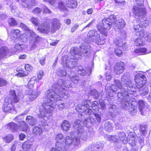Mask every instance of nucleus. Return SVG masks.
<instances>
[{
  "mask_svg": "<svg viewBox=\"0 0 151 151\" xmlns=\"http://www.w3.org/2000/svg\"><path fill=\"white\" fill-rule=\"evenodd\" d=\"M9 52L8 49L6 47H2L0 49V59L6 56Z\"/></svg>",
  "mask_w": 151,
  "mask_h": 151,
  "instance_id": "obj_32",
  "label": "nucleus"
},
{
  "mask_svg": "<svg viewBox=\"0 0 151 151\" xmlns=\"http://www.w3.org/2000/svg\"><path fill=\"white\" fill-rule=\"evenodd\" d=\"M116 107L114 105H112L109 108V111L110 113V114L111 116L113 117L115 116L117 112L116 110Z\"/></svg>",
  "mask_w": 151,
  "mask_h": 151,
  "instance_id": "obj_36",
  "label": "nucleus"
},
{
  "mask_svg": "<svg viewBox=\"0 0 151 151\" xmlns=\"http://www.w3.org/2000/svg\"><path fill=\"white\" fill-rule=\"evenodd\" d=\"M60 25L59 21L56 18H54L51 20V27L49 23L45 22L41 24L38 27L37 30L42 33L46 34H48L50 31L53 33L59 29Z\"/></svg>",
  "mask_w": 151,
  "mask_h": 151,
  "instance_id": "obj_6",
  "label": "nucleus"
},
{
  "mask_svg": "<svg viewBox=\"0 0 151 151\" xmlns=\"http://www.w3.org/2000/svg\"><path fill=\"white\" fill-rule=\"evenodd\" d=\"M55 139L57 142L56 143L58 142H63L64 143V137L61 134H58L56 135L55 136Z\"/></svg>",
  "mask_w": 151,
  "mask_h": 151,
  "instance_id": "obj_39",
  "label": "nucleus"
},
{
  "mask_svg": "<svg viewBox=\"0 0 151 151\" xmlns=\"http://www.w3.org/2000/svg\"><path fill=\"white\" fill-rule=\"evenodd\" d=\"M32 144L29 140L24 142L22 145V147L24 150L27 151L31 148Z\"/></svg>",
  "mask_w": 151,
  "mask_h": 151,
  "instance_id": "obj_30",
  "label": "nucleus"
},
{
  "mask_svg": "<svg viewBox=\"0 0 151 151\" xmlns=\"http://www.w3.org/2000/svg\"><path fill=\"white\" fill-rule=\"evenodd\" d=\"M81 49L82 54L84 55L86 54V56H88L90 52L88 47L86 45H82Z\"/></svg>",
  "mask_w": 151,
  "mask_h": 151,
  "instance_id": "obj_31",
  "label": "nucleus"
},
{
  "mask_svg": "<svg viewBox=\"0 0 151 151\" xmlns=\"http://www.w3.org/2000/svg\"><path fill=\"white\" fill-rule=\"evenodd\" d=\"M21 143L20 141L15 142L13 144L11 147V151H14L16 148V147H19L21 145Z\"/></svg>",
  "mask_w": 151,
  "mask_h": 151,
  "instance_id": "obj_53",
  "label": "nucleus"
},
{
  "mask_svg": "<svg viewBox=\"0 0 151 151\" xmlns=\"http://www.w3.org/2000/svg\"><path fill=\"white\" fill-rule=\"evenodd\" d=\"M71 81L74 83H77L80 80L79 77L74 72H71L68 75Z\"/></svg>",
  "mask_w": 151,
  "mask_h": 151,
  "instance_id": "obj_22",
  "label": "nucleus"
},
{
  "mask_svg": "<svg viewBox=\"0 0 151 151\" xmlns=\"http://www.w3.org/2000/svg\"><path fill=\"white\" fill-rule=\"evenodd\" d=\"M114 52L115 55H116L119 57H121L122 56V52L121 50L117 48L116 49L114 50Z\"/></svg>",
  "mask_w": 151,
  "mask_h": 151,
  "instance_id": "obj_57",
  "label": "nucleus"
},
{
  "mask_svg": "<svg viewBox=\"0 0 151 151\" xmlns=\"http://www.w3.org/2000/svg\"><path fill=\"white\" fill-rule=\"evenodd\" d=\"M88 68L86 69H84L81 66H78V74L82 76H84L87 73V71L89 70Z\"/></svg>",
  "mask_w": 151,
  "mask_h": 151,
  "instance_id": "obj_35",
  "label": "nucleus"
},
{
  "mask_svg": "<svg viewBox=\"0 0 151 151\" xmlns=\"http://www.w3.org/2000/svg\"><path fill=\"white\" fill-rule=\"evenodd\" d=\"M21 32L18 29H13L11 31L10 37L12 40L19 39L21 35Z\"/></svg>",
  "mask_w": 151,
  "mask_h": 151,
  "instance_id": "obj_17",
  "label": "nucleus"
},
{
  "mask_svg": "<svg viewBox=\"0 0 151 151\" xmlns=\"http://www.w3.org/2000/svg\"><path fill=\"white\" fill-rule=\"evenodd\" d=\"M104 147V145L102 143L99 142H98L96 145H94V150L96 151L101 150Z\"/></svg>",
  "mask_w": 151,
  "mask_h": 151,
  "instance_id": "obj_47",
  "label": "nucleus"
},
{
  "mask_svg": "<svg viewBox=\"0 0 151 151\" xmlns=\"http://www.w3.org/2000/svg\"><path fill=\"white\" fill-rule=\"evenodd\" d=\"M67 6L69 8H75L77 6V2L74 0H70L67 3Z\"/></svg>",
  "mask_w": 151,
  "mask_h": 151,
  "instance_id": "obj_37",
  "label": "nucleus"
},
{
  "mask_svg": "<svg viewBox=\"0 0 151 151\" xmlns=\"http://www.w3.org/2000/svg\"><path fill=\"white\" fill-rule=\"evenodd\" d=\"M115 21L113 23L114 27H115L117 29H122L125 27L126 24L123 19H119L116 20V17H115Z\"/></svg>",
  "mask_w": 151,
  "mask_h": 151,
  "instance_id": "obj_16",
  "label": "nucleus"
},
{
  "mask_svg": "<svg viewBox=\"0 0 151 151\" xmlns=\"http://www.w3.org/2000/svg\"><path fill=\"white\" fill-rule=\"evenodd\" d=\"M7 83L6 81L3 79L0 78V87L6 85Z\"/></svg>",
  "mask_w": 151,
  "mask_h": 151,
  "instance_id": "obj_61",
  "label": "nucleus"
},
{
  "mask_svg": "<svg viewBox=\"0 0 151 151\" xmlns=\"http://www.w3.org/2000/svg\"><path fill=\"white\" fill-rule=\"evenodd\" d=\"M37 81V78L35 76H34L32 77L30 80L29 81L27 84V86L29 87V89L31 88H32L34 85L35 81Z\"/></svg>",
  "mask_w": 151,
  "mask_h": 151,
  "instance_id": "obj_40",
  "label": "nucleus"
},
{
  "mask_svg": "<svg viewBox=\"0 0 151 151\" xmlns=\"http://www.w3.org/2000/svg\"><path fill=\"white\" fill-rule=\"evenodd\" d=\"M115 19V16L114 15H110L109 18H105L102 20V23L99 24L97 25V29L103 35L106 36H107V31L112 26H113L114 22Z\"/></svg>",
  "mask_w": 151,
  "mask_h": 151,
  "instance_id": "obj_7",
  "label": "nucleus"
},
{
  "mask_svg": "<svg viewBox=\"0 0 151 151\" xmlns=\"http://www.w3.org/2000/svg\"><path fill=\"white\" fill-rule=\"evenodd\" d=\"M32 12L35 14H38L41 12V9L39 7H36L33 9Z\"/></svg>",
  "mask_w": 151,
  "mask_h": 151,
  "instance_id": "obj_62",
  "label": "nucleus"
},
{
  "mask_svg": "<svg viewBox=\"0 0 151 151\" xmlns=\"http://www.w3.org/2000/svg\"><path fill=\"white\" fill-rule=\"evenodd\" d=\"M118 136L120 141L123 142L124 143H125L127 142V138L124 132H119L118 134Z\"/></svg>",
  "mask_w": 151,
  "mask_h": 151,
  "instance_id": "obj_34",
  "label": "nucleus"
},
{
  "mask_svg": "<svg viewBox=\"0 0 151 151\" xmlns=\"http://www.w3.org/2000/svg\"><path fill=\"white\" fill-rule=\"evenodd\" d=\"M125 64L124 63L120 62L117 63L114 67V72L116 74H119L122 73L125 69Z\"/></svg>",
  "mask_w": 151,
  "mask_h": 151,
  "instance_id": "obj_13",
  "label": "nucleus"
},
{
  "mask_svg": "<svg viewBox=\"0 0 151 151\" xmlns=\"http://www.w3.org/2000/svg\"><path fill=\"white\" fill-rule=\"evenodd\" d=\"M20 27L27 31L29 43L32 49H34L37 47L38 42L40 40V37L33 31L30 30L28 27L23 23H21Z\"/></svg>",
  "mask_w": 151,
  "mask_h": 151,
  "instance_id": "obj_8",
  "label": "nucleus"
},
{
  "mask_svg": "<svg viewBox=\"0 0 151 151\" xmlns=\"http://www.w3.org/2000/svg\"><path fill=\"white\" fill-rule=\"evenodd\" d=\"M114 42L116 45L119 47L123 48L125 47L126 45L125 43L123 42L122 40L120 39L119 38L116 39L114 40Z\"/></svg>",
  "mask_w": 151,
  "mask_h": 151,
  "instance_id": "obj_29",
  "label": "nucleus"
},
{
  "mask_svg": "<svg viewBox=\"0 0 151 151\" xmlns=\"http://www.w3.org/2000/svg\"><path fill=\"white\" fill-rule=\"evenodd\" d=\"M30 21L35 26H38L40 24L39 19L37 18L32 17L30 19Z\"/></svg>",
  "mask_w": 151,
  "mask_h": 151,
  "instance_id": "obj_49",
  "label": "nucleus"
},
{
  "mask_svg": "<svg viewBox=\"0 0 151 151\" xmlns=\"http://www.w3.org/2000/svg\"><path fill=\"white\" fill-rule=\"evenodd\" d=\"M58 7L61 10H64L66 9V6L62 1H59L58 3Z\"/></svg>",
  "mask_w": 151,
  "mask_h": 151,
  "instance_id": "obj_55",
  "label": "nucleus"
},
{
  "mask_svg": "<svg viewBox=\"0 0 151 151\" xmlns=\"http://www.w3.org/2000/svg\"><path fill=\"white\" fill-rule=\"evenodd\" d=\"M26 120L29 125L32 126L34 125L37 122V121L35 118L30 116H27Z\"/></svg>",
  "mask_w": 151,
  "mask_h": 151,
  "instance_id": "obj_23",
  "label": "nucleus"
},
{
  "mask_svg": "<svg viewBox=\"0 0 151 151\" xmlns=\"http://www.w3.org/2000/svg\"><path fill=\"white\" fill-rule=\"evenodd\" d=\"M65 106L64 103L62 102H60V104H59L57 105L58 108L60 110L63 109L64 108Z\"/></svg>",
  "mask_w": 151,
  "mask_h": 151,
  "instance_id": "obj_60",
  "label": "nucleus"
},
{
  "mask_svg": "<svg viewBox=\"0 0 151 151\" xmlns=\"http://www.w3.org/2000/svg\"><path fill=\"white\" fill-rule=\"evenodd\" d=\"M94 41L99 45H102L104 44L106 41L102 37H100L99 35V37H97L94 40Z\"/></svg>",
  "mask_w": 151,
  "mask_h": 151,
  "instance_id": "obj_41",
  "label": "nucleus"
},
{
  "mask_svg": "<svg viewBox=\"0 0 151 151\" xmlns=\"http://www.w3.org/2000/svg\"><path fill=\"white\" fill-rule=\"evenodd\" d=\"M17 71H19L18 73L16 74V76L19 77H24L27 76L28 74V73L27 72H25L22 70L17 69Z\"/></svg>",
  "mask_w": 151,
  "mask_h": 151,
  "instance_id": "obj_42",
  "label": "nucleus"
},
{
  "mask_svg": "<svg viewBox=\"0 0 151 151\" xmlns=\"http://www.w3.org/2000/svg\"><path fill=\"white\" fill-rule=\"evenodd\" d=\"M80 141L77 137H75L72 140V138L69 136H67L65 138V144L67 145H70L71 144L74 145L75 146H78L80 143Z\"/></svg>",
  "mask_w": 151,
  "mask_h": 151,
  "instance_id": "obj_14",
  "label": "nucleus"
},
{
  "mask_svg": "<svg viewBox=\"0 0 151 151\" xmlns=\"http://www.w3.org/2000/svg\"><path fill=\"white\" fill-rule=\"evenodd\" d=\"M14 139V137L12 134H9L5 137H3L4 141L6 143H9L12 140Z\"/></svg>",
  "mask_w": 151,
  "mask_h": 151,
  "instance_id": "obj_45",
  "label": "nucleus"
},
{
  "mask_svg": "<svg viewBox=\"0 0 151 151\" xmlns=\"http://www.w3.org/2000/svg\"><path fill=\"white\" fill-rule=\"evenodd\" d=\"M27 95L26 100L31 101H34L39 96V93L37 91H32L31 88L28 89L27 91Z\"/></svg>",
  "mask_w": 151,
  "mask_h": 151,
  "instance_id": "obj_11",
  "label": "nucleus"
},
{
  "mask_svg": "<svg viewBox=\"0 0 151 151\" xmlns=\"http://www.w3.org/2000/svg\"><path fill=\"white\" fill-rule=\"evenodd\" d=\"M62 85L67 88L72 87L69 81L59 79L57 84L53 85L52 89L45 92L43 103L40 109L41 117L50 118V113L54 108L55 101L61 100L62 98L67 99L70 96L69 94L62 87Z\"/></svg>",
  "mask_w": 151,
  "mask_h": 151,
  "instance_id": "obj_2",
  "label": "nucleus"
},
{
  "mask_svg": "<svg viewBox=\"0 0 151 151\" xmlns=\"http://www.w3.org/2000/svg\"><path fill=\"white\" fill-rule=\"evenodd\" d=\"M33 134L37 136H39L42 134V130L39 127H35L33 129Z\"/></svg>",
  "mask_w": 151,
  "mask_h": 151,
  "instance_id": "obj_38",
  "label": "nucleus"
},
{
  "mask_svg": "<svg viewBox=\"0 0 151 151\" xmlns=\"http://www.w3.org/2000/svg\"><path fill=\"white\" fill-rule=\"evenodd\" d=\"M100 34L95 30L90 31L87 35V37L86 39L87 43H90L94 42V40L97 37H99Z\"/></svg>",
  "mask_w": 151,
  "mask_h": 151,
  "instance_id": "obj_10",
  "label": "nucleus"
},
{
  "mask_svg": "<svg viewBox=\"0 0 151 151\" xmlns=\"http://www.w3.org/2000/svg\"><path fill=\"white\" fill-rule=\"evenodd\" d=\"M133 14L139 17V20L141 22L146 21V18L145 17L146 14V11L145 8L137 6H133L132 9Z\"/></svg>",
  "mask_w": 151,
  "mask_h": 151,
  "instance_id": "obj_9",
  "label": "nucleus"
},
{
  "mask_svg": "<svg viewBox=\"0 0 151 151\" xmlns=\"http://www.w3.org/2000/svg\"><path fill=\"white\" fill-rule=\"evenodd\" d=\"M79 26V24H76L74 25L71 28V32H73L76 30Z\"/></svg>",
  "mask_w": 151,
  "mask_h": 151,
  "instance_id": "obj_64",
  "label": "nucleus"
},
{
  "mask_svg": "<svg viewBox=\"0 0 151 151\" xmlns=\"http://www.w3.org/2000/svg\"><path fill=\"white\" fill-rule=\"evenodd\" d=\"M88 102V104H90L88 100H85L82 103V104H78L76 106V110L79 112H83L85 114V110L86 109V104Z\"/></svg>",
  "mask_w": 151,
  "mask_h": 151,
  "instance_id": "obj_15",
  "label": "nucleus"
},
{
  "mask_svg": "<svg viewBox=\"0 0 151 151\" xmlns=\"http://www.w3.org/2000/svg\"><path fill=\"white\" fill-rule=\"evenodd\" d=\"M10 97H6L5 99V102L2 107V110L4 112H9L12 114L16 113V110L12 102L15 103L19 101L20 98H22V93L17 94V95L14 90H11L10 92Z\"/></svg>",
  "mask_w": 151,
  "mask_h": 151,
  "instance_id": "obj_4",
  "label": "nucleus"
},
{
  "mask_svg": "<svg viewBox=\"0 0 151 151\" xmlns=\"http://www.w3.org/2000/svg\"><path fill=\"white\" fill-rule=\"evenodd\" d=\"M8 22L10 26H14L17 25V21L13 18H10L8 20Z\"/></svg>",
  "mask_w": 151,
  "mask_h": 151,
  "instance_id": "obj_50",
  "label": "nucleus"
},
{
  "mask_svg": "<svg viewBox=\"0 0 151 151\" xmlns=\"http://www.w3.org/2000/svg\"><path fill=\"white\" fill-rule=\"evenodd\" d=\"M129 111L131 114L134 115L137 112V107L135 106H132L129 109Z\"/></svg>",
  "mask_w": 151,
  "mask_h": 151,
  "instance_id": "obj_52",
  "label": "nucleus"
},
{
  "mask_svg": "<svg viewBox=\"0 0 151 151\" xmlns=\"http://www.w3.org/2000/svg\"><path fill=\"white\" fill-rule=\"evenodd\" d=\"M127 142H128L129 144L132 147L136 146L137 143V139H135L134 136L131 133H130L128 135Z\"/></svg>",
  "mask_w": 151,
  "mask_h": 151,
  "instance_id": "obj_19",
  "label": "nucleus"
},
{
  "mask_svg": "<svg viewBox=\"0 0 151 151\" xmlns=\"http://www.w3.org/2000/svg\"><path fill=\"white\" fill-rule=\"evenodd\" d=\"M106 78L108 81H110L112 78L111 73L109 72H106Z\"/></svg>",
  "mask_w": 151,
  "mask_h": 151,
  "instance_id": "obj_63",
  "label": "nucleus"
},
{
  "mask_svg": "<svg viewBox=\"0 0 151 151\" xmlns=\"http://www.w3.org/2000/svg\"><path fill=\"white\" fill-rule=\"evenodd\" d=\"M145 107L148 108L149 107V106L147 105V103H145L143 100H139L138 101V107L139 111H140L141 114L142 115L144 114L143 111Z\"/></svg>",
  "mask_w": 151,
  "mask_h": 151,
  "instance_id": "obj_21",
  "label": "nucleus"
},
{
  "mask_svg": "<svg viewBox=\"0 0 151 151\" xmlns=\"http://www.w3.org/2000/svg\"><path fill=\"white\" fill-rule=\"evenodd\" d=\"M71 55L73 56L70 58H68L67 55H65L61 59V63L62 65L70 68H72L76 66L75 58L77 60L81 59L82 54L80 52L79 49L76 47L72 48L70 50Z\"/></svg>",
  "mask_w": 151,
  "mask_h": 151,
  "instance_id": "obj_5",
  "label": "nucleus"
},
{
  "mask_svg": "<svg viewBox=\"0 0 151 151\" xmlns=\"http://www.w3.org/2000/svg\"><path fill=\"white\" fill-rule=\"evenodd\" d=\"M56 147L58 148V151H68V149L65 147L64 143L58 142L56 144Z\"/></svg>",
  "mask_w": 151,
  "mask_h": 151,
  "instance_id": "obj_28",
  "label": "nucleus"
},
{
  "mask_svg": "<svg viewBox=\"0 0 151 151\" xmlns=\"http://www.w3.org/2000/svg\"><path fill=\"white\" fill-rule=\"evenodd\" d=\"M137 90L139 91L140 94L143 96L147 95L149 92V89L147 87H145L142 90H141L140 89H137Z\"/></svg>",
  "mask_w": 151,
  "mask_h": 151,
  "instance_id": "obj_43",
  "label": "nucleus"
},
{
  "mask_svg": "<svg viewBox=\"0 0 151 151\" xmlns=\"http://www.w3.org/2000/svg\"><path fill=\"white\" fill-rule=\"evenodd\" d=\"M108 137L109 141H111V140L114 142L116 145V148H115V149H116L117 150H119L121 147L120 141L117 139V137L116 136L109 135Z\"/></svg>",
  "mask_w": 151,
  "mask_h": 151,
  "instance_id": "obj_18",
  "label": "nucleus"
},
{
  "mask_svg": "<svg viewBox=\"0 0 151 151\" xmlns=\"http://www.w3.org/2000/svg\"><path fill=\"white\" fill-rule=\"evenodd\" d=\"M136 85H134L129 78L127 73H124L121 78V83L117 79H115L114 85L111 87L106 86L105 92L107 95L105 97L106 100H110V98L113 97L114 94L111 93V91L115 93H117L118 100L121 101L122 107L126 109L131 104V99L129 94L136 92L137 89H141L146 83L145 76L137 73L135 76Z\"/></svg>",
  "mask_w": 151,
  "mask_h": 151,
  "instance_id": "obj_1",
  "label": "nucleus"
},
{
  "mask_svg": "<svg viewBox=\"0 0 151 151\" xmlns=\"http://www.w3.org/2000/svg\"><path fill=\"white\" fill-rule=\"evenodd\" d=\"M20 127L21 131L26 132L29 129V127L28 124L24 121H21L19 122Z\"/></svg>",
  "mask_w": 151,
  "mask_h": 151,
  "instance_id": "obj_26",
  "label": "nucleus"
},
{
  "mask_svg": "<svg viewBox=\"0 0 151 151\" xmlns=\"http://www.w3.org/2000/svg\"><path fill=\"white\" fill-rule=\"evenodd\" d=\"M77 134L78 137H80L81 139L86 141L88 138V133L83 131V129L81 126H79L77 130Z\"/></svg>",
  "mask_w": 151,
  "mask_h": 151,
  "instance_id": "obj_12",
  "label": "nucleus"
},
{
  "mask_svg": "<svg viewBox=\"0 0 151 151\" xmlns=\"http://www.w3.org/2000/svg\"><path fill=\"white\" fill-rule=\"evenodd\" d=\"M90 104H86V109L85 110V114L90 116L85 119L83 122L84 125L88 127L91 126V124L95 123L96 122H99L101 120V117L99 114L95 113L93 111L97 112L98 111L99 107L98 103L96 101L91 102L88 101Z\"/></svg>",
  "mask_w": 151,
  "mask_h": 151,
  "instance_id": "obj_3",
  "label": "nucleus"
},
{
  "mask_svg": "<svg viewBox=\"0 0 151 151\" xmlns=\"http://www.w3.org/2000/svg\"><path fill=\"white\" fill-rule=\"evenodd\" d=\"M134 52L138 55H145L151 52H148L146 48L142 47L139 49H137L134 50Z\"/></svg>",
  "mask_w": 151,
  "mask_h": 151,
  "instance_id": "obj_25",
  "label": "nucleus"
},
{
  "mask_svg": "<svg viewBox=\"0 0 151 151\" xmlns=\"http://www.w3.org/2000/svg\"><path fill=\"white\" fill-rule=\"evenodd\" d=\"M134 29L135 31V32H138L139 31H140L142 30V27L141 26V25L140 23L138 24L136 23L134 24Z\"/></svg>",
  "mask_w": 151,
  "mask_h": 151,
  "instance_id": "obj_48",
  "label": "nucleus"
},
{
  "mask_svg": "<svg viewBox=\"0 0 151 151\" xmlns=\"http://www.w3.org/2000/svg\"><path fill=\"white\" fill-rule=\"evenodd\" d=\"M28 47V45L25 44L17 43L14 46V48L16 51H23L25 50Z\"/></svg>",
  "mask_w": 151,
  "mask_h": 151,
  "instance_id": "obj_24",
  "label": "nucleus"
},
{
  "mask_svg": "<svg viewBox=\"0 0 151 151\" xmlns=\"http://www.w3.org/2000/svg\"><path fill=\"white\" fill-rule=\"evenodd\" d=\"M89 94L90 95L93 96L96 99L98 98L99 96V94L95 89L91 90L89 93Z\"/></svg>",
  "mask_w": 151,
  "mask_h": 151,
  "instance_id": "obj_51",
  "label": "nucleus"
},
{
  "mask_svg": "<svg viewBox=\"0 0 151 151\" xmlns=\"http://www.w3.org/2000/svg\"><path fill=\"white\" fill-rule=\"evenodd\" d=\"M22 1L21 5L24 7L28 8L29 9L35 3L34 0H21Z\"/></svg>",
  "mask_w": 151,
  "mask_h": 151,
  "instance_id": "obj_20",
  "label": "nucleus"
},
{
  "mask_svg": "<svg viewBox=\"0 0 151 151\" xmlns=\"http://www.w3.org/2000/svg\"><path fill=\"white\" fill-rule=\"evenodd\" d=\"M135 43L137 46L140 45H143V42L142 39L140 38H137L135 40Z\"/></svg>",
  "mask_w": 151,
  "mask_h": 151,
  "instance_id": "obj_54",
  "label": "nucleus"
},
{
  "mask_svg": "<svg viewBox=\"0 0 151 151\" xmlns=\"http://www.w3.org/2000/svg\"><path fill=\"white\" fill-rule=\"evenodd\" d=\"M58 74L60 77H63L66 76V73L65 71L61 69L59 70Z\"/></svg>",
  "mask_w": 151,
  "mask_h": 151,
  "instance_id": "obj_56",
  "label": "nucleus"
},
{
  "mask_svg": "<svg viewBox=\"0 0 151 151\" xmlns=\"http://www.w3.org/2000/svg\"><path fill=\"white\" fill-rule=\"evenodd\" d=\"M61 127L63 130L67 131L70 127V125L68 121L65 120L62 123Z\"/></svg>",
  "mask_w": 151,
  "mask_h": 151,
  "instance_id": "obj_33",
  "label": "nucleus"
},
{
  "mask_svg": "<svg viewBox=\"0 0 151 151\" xmlns=\"http://www.w3.org/2000/svg\"><path fill=\"white\" fill-rule=\"evenodd\" d=\"M145 39L148 42L151 41V34L150 33H147L145 35Z\"/></svg>",
  "mask_w": 151,
  "mask_h": 151,
  "instance_id": "obj_58",
  "label": "nucleus"
},
{
  "mask_svg": "<svg viewBox=\"0 0 151 151\" xmlns=\"http://www.w3.org/2000/svg\"><path fill=\"white\" fill-rule=\"evenodd\" d=\"M8 129H10L12 132L17 131L19 127L14 122H11L7 125Z\"/></svg>",
  "mask_w": 151,
  "mask_h": 151,
  "instance_id": "obj_27",
  "label": "nucleus"
},
{
  "mask_svg": "<svg viewBox=\"0 0 151 151\" xmlns=\"http://www.w3.org/2000/svg\"><path fill=\"white\" fill-rule=\"evenodd\" d=\"M104 126L106 130L109 132H111L112 130V125L109 122H106L104 124Z\"/></svg>",
  "mask_w": 151,
  "mask_h": 151,
  "instance_id": "obj_46",
  "label": "nucleus"
},
{
  "mask_svg": "<svg viewBox=\"0 0 151 151\" xmlns=\"http://www.w3.org/2000/svg\"><path fill=\"white\" fill-rule=\"evenodd\" d=\"M95 150L94 148V145H91L87 147L84 151H93Z\"/></svg>",
  "mask_w": 151,
  "mask_h": 151,
  "instance_id": "obj_59",
  "label": "nucleus"
},
{
  "mask_svg": "<svg viewBox=\"0 0 151 151\" xmlns=\"http://www.w3.org/2000/svg\"><path fill=\"white\" fill-rule=\"evenodd\" d=\"M115 5L117 6L122 7L126 4V2L123 0H114Z\"/></svg>",
  "mask_w": 151,
  "mask_h": 151,
  "instance_id": "obj_44",
  "label": "nucleus"
}]
</instances>
